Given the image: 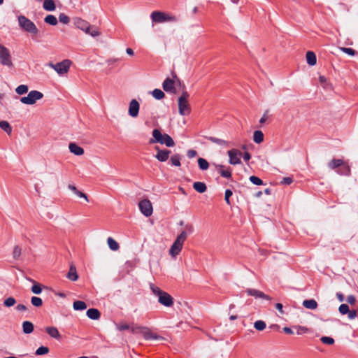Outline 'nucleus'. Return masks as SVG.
<instances>
[{
  "label": "nucleus",
  "instance_id": "50",
  "mask_svg": "<svg viewBox=\"0 0 358 358\" xmlns=\"http://www.w3.org/2000/svg\"><path fill=\"white\" fill-rule=\"evenodd\" d=\"M338 310L342 315H345L349 312V307L348 305L343 303L339 306Z\"/></svg>",
  "mask_w": 358,
  "mask_h": 358
},
{
  "label": "nucleus",
  "instance_id": "64",
  "mask_svg": "<svg viewBox=\"0 0 358 358\" xmlns=\"http://www.w3.org/2000/svg\"><path fill=\"white\" fill-rule=\"evenodd\" d=\"M267 120V115L266 113H264L263 115V116L261 117L260 120H259V123L260 124H264Z\"/></svg>",
  "mask_w": 358,
  "mask_h": 358
},
{
  "label": "nucleus",
  "instance_id": "27",
  "mask_svg": "<svg viewBox=\"0 0 358 358\" xmlns=\"http://www.w3.org/2000/svg\"><path fill=\"white\" fill-rule=\"evenodd\" d=\"M134 324V322H120L116 325V327L119 331L130 330L131 331Z\"/></svg>",
  "mask_w": 358,
  "mask_h": 358
},
{
  "label": "nucleus",
  "instance_id": "49",
  "mask_svg": "<svg viewBox=\"0 0 358 358\" xmlns=\"http://www.w3.org/2000/svg\"><path fill=\"white\" fill-rule=\"evenodd\" d=\"M321 341L327 345H332L334 343V340L331 337L323 336L321 338Z\"/></svg>",
  "mask_w": 358,
  "mask_h": 358
},
{
  "label": "nucleus",
  "instance_id": "51",
  "mask_svg": "<svg viewBox=\"0 0 358 358\" xmlns=\"http://www.w3.org/2000/svg\"><path fill=\"white\" fill-rule=\"evenodd\" d=\"M232 195V192L230 189L225 191L224 200L228 205H230L229 198Z\"/></svg>",
  "mask_w": 358,
  "mask_h": 358
},
{
  "label": "nucleus",
  "instance_id": "4",
  "mask_svg": "<svg viewBox=\"0 0 358 358\" xmlns=\"http://www.w3.org/2000/svg\"><path fill=\"white\" fill-rule=\"evenodd\" d=\"M19 27L24 31L36 35L38 29L36 24L26 16L20 15L17 17Z\"/></svg>",
  "mask_w": 358,
  "mask_h": 358
},
{
  "label": "nucleus",
  "instance_id": "11",
  "mask_svg": "<svg viewBox=\"0 0 358 358\" xmlns=\"http://www.w3.org/2000/svg\"><path fill=\"white\" fill-rule=\"evenodd\" d=\"M139 208L141 213L146 217L152 214V205L148 199H143L139 203Z\"/></svg>",
  "mask_w": 358,
  "mask_h": 358
},
{
  "label": "nucleus",
  "instance_id": "16",
  "mask_svg": "<svg viewBox=\"0 0 358 358\" xmlns=\"http://www.w3.org/2000/svg\"><path fill=\"white\" fill-rule=\"evenodd\" d=\"M156 150H157V153L155 155V157L158 161L164 162H166L171 154V151L166 149L160 150L158 147H156Z\"/></svg>",
  "mask_w": 358,
  "mask_h": 358
},
{
  "label": "nucleus",
  "instance_id": "44",
  "mask_svg": "<svg viewBox=\"0 0 358 358\" xmlns=\"http://www.w3.org/2000/svg\"><path fill=\"white\" fill-rule=\"evenodd\" d=\"M49 352V348L45 346H41L38 348L36 351V355H43Z\"/></svg>",
  "mask_w": 358,
  "mask_h": 358
},
{
  "label": "nucleus",
  "instance_id": "54",
  "mask_svg": "<svg viewBox=\"0 0 358 358\" xmlns=\"http://www.w3.org/2000/svg\"><path fill=\"white\" fill-rule=\"evenodd\" d=\"M187 155L189 158H193L196 155V152L194 150H189L187 151Z\"/></svg>",
  "mask_w": 358,
  "mask_h": 358
},
{
  "label": "nucleus",
  "instance_id": "61",
  "mask_svg": "<svg viewBox=\"0 0 358 358\" xmlns=\"http://www.w3.org/2000/svg\"><path fill=\"white\" fill-rule=\"evenodd\" d=\"M283 331L285 334H294L293 331L289 327H284Z\"/></svg>",
  "mask_w": 358,
  "mask_h": 358
},
{
  "label": "nucleus",
  "instance_id": "9",
  "mask_svg": "<svg viewBox=\"0 0 358 358\" xmlns=\"http://www.w3.org/2000/svg\"><path fill=\"white\" fill-rule=\"evenodd\" d=\"M189 95L187 92H183L178 99V108L179 113L181 115H185L189 114V109L187 103V98Z\"/></svg>",
  "mask_w": 358,
  "mask_h": 358
},
{
  "label": "nucleus",
  "instance_id": "55",
  "mask_svg": "<svg viewBox=\"0 0 358 358\" xmlns=\"http://www.w3.org/2000/svg\"><path fill=\"white\" fill-rule=\"evenodd\" d=\"M120 61V59L118 58H110L108 59L107 61H106V63L108 64V65H112L113 64H115V62H117Z\"/></svg>",
  "mask_w": 358,
  "mask_h": 358
},
{
  "label": "nucleus",
  "instance_id": "36",
  "mask_svg": "<svg viewBox=\"0 0 358 358\" xmlns=\"http://www.w3.org/2000/svg\"><path fill=\"white\" fill-rule=\"evenodd\" d=\"M44 21L45 23L49 24L52 26L56 25L58 22L57 17L53 15H48L45 17Z\"/></svg>",
  "mask_w": 358,
  "mask_h": 358
},
{
  "label": "nucleus",
  "instance_id": "48",
  "mask_svg": "<svg viewBox=\"0 0 358 358\" xmlns=\"http://www.w3.org/2000/svg\"><path fill=\"white\" fill-rule=\"evenodd\" d=\"M59 20L61 23L68 24L70 21L69 17L64 13H61L59 15Z\"/></svg>",
  "mask_w": 358,
  "mask_h": 358
},
{
  "label": "nucleus",
  "instance_id": "21",
  "mask_svg": "<svg viewBox=\"0 0 358 358\" xmlns=\"http://www.w3.org/2000/svg\"><path fill=\"white\" fill-rule=\"evenodd\" d=\"M343 162L344 160L342 159H333L328 163V166L331 169H338V170L342 164H343Z\"/></svg>",
  "mask_w": 358,
  "mask_h": 358
},
{
  "label": "nucleus",
  "instance_id": "1",
  "mask_svg": "<svg viewBox=\"0 0 358 358\" xmlns=\"http://www.w3.org/2000/svg\"><path fill=\"white\" fill-rule=\"evenodd\" d=\"M150 289L152 293L158 296V301L166 307H171L173 305V298L167 292L162 290L154 284H150Z\"/></svg>",
  "mask_w": 358,
  "mask_h": 358
},
{
  "label": "nucleus",
  "instance_id": "60",
  "mask_svg": "<svg viewBox=\"0 0 358 358\" xmlns=\"http://www.w3.org/2000/svg\"><path fill=\"white\" fill-rule=\"evenodd\" d=\"M243 159L245 161V162H248L250 159L251 158V155L249 152H246L244 153L243 155Z\"/></svg>",
  "mask_w": 358,
  "mask_h": 358
},
{
  "label": "nucleus",
  "instance_id": "38",
  "mask_svg": "<svg viewBox=\"0 0 358 358\" xmlns=\"http://www.w3.org/2000/svg\"><path fill=\"white\" fill-rule=\"evenodd\" d=\"M294 328L296 330V334L298 335H302L309 332V329L306 327L294 326Z\"/></svg>",
  "mask_w": 358,
  "mask_h": 358
},
{
  "label": "nucleus",
  "instance_id": "35",
  "mask_svg": "<svg viewBox=\"0 0 358 358\" xmlns=\"http://www.w3.org/2000/svg\"><path fill=\"white\" fill-rule=\"evenodd\" d=\"M73 308L76 310H83L87 308V305L84 301H76L73 304Z\"/></svg>",
  "mask_w": 358,
  "mask_h": 358
},
{
  "label": "nucleus",
  "instance_id": "10",
  "mask_svg": "<svg viewBox=\"0 0 358 358\" xmlns=\"http://www.w3.org/2000/svg\"><path fill=\"white\" fill-rule=\"evenodd\" d=\"M213 168V171L216 173V175H214V177L218 178L219 176H222L223 178H230L231 176V171L229 167H226L222 165H215L212 166Z\"/></svg>",
  "mask_w": 358,
  "mask_h": 358
},
{
  "label": "nucleus",
  "instance_id": "33",
  "mask_svg": "<svg viewBox=\"0 0 358 358\" xmlns=\"http://www.w3.org/2000/svg\"><path fill=\"white\" fill-rule=\"evenodd\" d=\"M107 243L108 244L109 248L112 250H117L120 248L118 243L111 237H109L108 238Z\"/></svg>",
  "mask_w": 358,
  "mask_h": 358
},
{
  "label": "nucleus",
  "instance_id": "12",
  "mask_svg": "<svg viewBox=\"0 0 358 358\" xmlns=\"http://www.w3.org/2000/svg\"><path fill=\"white\" fill-rule=\"evenodd\" d=\"M229 157V163L233 165L238 164L241 163V157L242 152L236 149H231L228 151Z\"/></svg>",
  "mask_w": 358,
  "mask_h": 358
},
{
  "label": "nucleus",
  "instance_id": "3",
  "mask_svg": "<svg viewBox=\"0 0 358 358\" xmlns=\"http://www.w3.org/2000/svg\"><path fill=\"white\" fill-rule=\"evenodd\" d=\"M152 136L153 138L150 140V143H159L162 145L164 144L169 148L173 147L175 145L174 141L169 134H162L157 129H155L152 131Z\"/></svg>",
  "mask_w": 358,
  "mask_h": 358
},
{
  "label": "nucleus",
  "instance_id": "59",
  "mask_svg": "<svg viewBox=\"0 0 358 358\" xmlns=\"http://www.w3.org/2000/svg\"><path fill=\"white\" fill-rule=\"evenodd\" d=\"M16 309L17 310L24 311V310H27V307L24 305H23V304H18L16 306Z\"/></svg>",
  "mask_w": 358,
  "mask_h": 358
},
{
  "label": "nucleus",
  "instance_id": "7",
  "mask_svg": "<svg viewBox=\"0 0 358 358\" xmlns=\"http://www.w3.org/2000/svg\"><path fill=\"white\" fill-rule=\"evenodd\" d=\"M0 64L8 67L13 66L9 50L1 44H0Z\"/></svg>",
  "mask_w": 358,
  "mask_h": 358
},
{
  "label": "nucleus",
  "instance_id": "6",
  "mask_svg": "<svg viewBox=\"0 0 358 358\" xmlns=\"http://www.w3.org/2000/svg\"><path fill=\"white\" fill-rule=\"evenodd\" d=\"M43 94L37 90H31L27 96L20 98V101L24 104L33 105L36 101L41 99Z\"/></svg>",
  "mask_w": 358,
  "mask_h": 358
},
{
  "label": "nucleus",
  "instance_id": "14",
  "mask_svg": "<svg viewBox=\"0 0 358 358\" xmlns=\"http://www.w3.org/2000/svg\"><path fill=\"white\" fill-rule=\"evenodd\" d=\"M163 90L169 93L176 94L175 82L170 78H166L162 83Z\"/></svg>",
  "mask_w": 358,
  "mask_h": 358
},
{
  "label": "nucleus",
  "instance_id": "28",
  "mask_svg": "<svg viewBox=\"0 0 358 358\" xmlns=\"http://www.w3.org/2000/svg\"><path fill=\"white\" fill-rule=\"evenodd\" d=\"M43 6L47 11H53L56 8L55 3L53 0H45Z\"/></svg>",
  "mask_w": 358,
  "mask_h": 358
},
{
  "label": "nucleus",
  "instance_id": "34",
  "mask_svg": "<svg viewBox=\"0 0 358 358\" xmlns=\"http://www.w3.org/2000/svg\"><path fill=\"white\" fill-rule=\"evenodd\" d=\"M152 95L157 100H161L165 96L164 92L160 89H155L152 92Z\"/></svg>",
  "mask_w": 358,
  "mask_h": 358
},
{
  "label": "nucleus",
  "instance_id": "31",
  "mask_svg": "<svg viewBox=\"0 0 358 358\" xmlns=\"http://www.w3.org/2000/svg\"><path fill=\"white\" fill-rule=\"evenodd\" d=\"M253 141L256 143H261L264 141V134L262 131L257 130L253 134Z\"/></svg>",
  "mask_w": 358,
  "mask_h": 358
},
{
  "label": "nucleus",
  "instance_id": "46",
  "mask_svg": "<svg viewBox=\"0 0 358 358\" xmlns=\"http://www.w3.org/2000/svg\"><path fill=\"white\" fill-rule=\"evenodd\" d=\"M340 50L343 52H344L345 54H348V55H349L350 56H355V54H356V51L354 49L350 48H343V47H342V48H340Z\"/></svg>",
  "mask_w": 358,
  "mask_h": 358
},
{
  "label": "nucleus",
  "instance_id": "41",
  "mask_svg": "<svg viewBox=\"0 0 358 358\" xmlns=\"http://www.w3.org/2000/svg\"><path fill=\"white\" fill-rule=\"evenodd\" d=\"M266 326V323L262 320H257L254 323V327L258 331H263Z\"/></svg>",
  "mask_w": 358,
  "mask_h": 358
},
{
  "label": "nucleus",
  "instance_id": "42",
  "mask_svg": "<svg viewBox=\"0 0 358 358\" xmlns=\"http://www.w3.org/2000/svg\"><path fill=\"white\" fill-rule=\"evenodd\" d=\"M31 303L36 307H41L43 305V301L41 298L33 296L31 299Z\"/></svg>",
  "mask_w": 358,
  "mask_h": 358
},
{
  "label": "nucleus",
  "instance_id": "40",
  "mask_svg": "<svg viewBox=\"0 0 358 358\" xmlns=\"http://www.w3.org/2000/svg\"><path fill=\"white\" fill-rule=\"evenodd\" d=\"M69 187L70 189L73 190L78 196L84 198L85 201L88 202V198L85 193L78 191L75 186L69 185Z\"/></svg>",
  "mask_w": 358,
  "mask_h": 358
},
{
  "label": "nucleus",
  "instance_id": "22",
  "mask_svg": "<svg viewBox=\"0 0 358 358\" xmlns=\"http://www.w3.org/2000/svg\"><path fill=\"white\" fill-rule=\"evenodd\" d=\"M85 27L86 28H84L83 31H85L87 34H89L92 37H96L100 35L99 30L92 27L90 23Z\"/></svg>",
  "mask_w": 358,
  "mask_h": 358
},
{
  "label": "nucleus",
  "instance_id": "20",
  "mask_svg": "<svg viewBox=\"0 0 358 358\" xmlns=\"http://www.w3.org/2000/svg\"><path fill=\"white\" fill-rule=\"evenodd\" d=\"M66 277L72 281H76L78 280V275L77 273L75 265L71 264L70 266L69 271L67 273Z\"/></svg>",
  "mask_w": 358,
  "mask_h": 358
},
{
  "label": "nucleus",
  "instance_id": "39",
  "mask_svg": "<svg viewBox=\"0 0 358 358\" xmlns=\"http://www.w3.org/2000/svg\"><path fill=\"white\" fill-rule=\"evenodd\" d=\"M28 86L26 85H20L15 89V92L19 95H22L28 92Z\"/></svg>",
  "mask_w": 358,
  "mask_h": 358
},
{
  "label": "nucleus",
  "instance_id": "13",
  "mask_svg": "<svg viewBox=\"0 0 358 358\" xmlns=\"http://www.w3.org/2000/svg\"><path fill=\"white\" fill-rule=\"evenodd\" d=\"M139 109V103L136 99H132L129 105L128 114L131 117H136L138 115Z\"/></svg>",
  "mask_w": 358,
  "mask_h": 358
},
{
  "label": "nucleus",
  "instance_id": "62",
  "mask_svg": "<svg viewBox=\"0 0 358 358\" xmlns=\"http://www.w3.org/2000/svg\"><path fill=\"white\" fill-rule=\"evenodd\" d=\"M208 167V162L206 159H203V170H206Z\"/></svg>",
  "mask_w": 358,
  "mask_h": 358
},
{
  "label": "nucleus",
  "instance_id": "53",
  "mask_svg": "<svg viewBox=\"0 0 358 358\" xmlns=\"http://www.w3.org/2000/svg\"><path fill=\"white\" fill-rule=\"evenodd\" d=\"M194 189L199 192H201V182H196L194 183Z\"/></svg>",
  "mask_w": 358,
  "mask_h": 358
},
{
  "label": "nucleus",
  "instance_id": "52",
  "mask_svg": "<svg viewBox=\"0 0 358 358\" xmlns=\"http://www.w3.org/2000/svg\"><path fill=\"white\" fill-rule=\"evenodd\" d=\"M210 139L212 141L215 142L217 144L221 145H225L227 144V142L222 139L214 138H211Z\"/></svg>",
  "mask_w": 358,
  "mask_h": 358
},
{
  "label": "nucleus",
  "instance_id": "25",
  "mask_svg": "<svg viewBox=\"0 0 358 358\" xmlns=\"http://www.w3.org/2000/svg\"><path fill=\"white\" fill-rule=\"evenodd\" d=\"M342 176H348L350 173V169L348 164L344 161L343 164L337 171Z\"/></svg>",
  "mask_w": 358,
  "mask_h": 358
},
{
  "label": "nucleus",
  "instance_id": "23",
  "mask_svg": "<svg viewBox=\"0 0 358 358\" xmlns=\"http://www.w3.org/2000/svg\"><path fill=\"white\" fill-rule=\"evenodd\" d=\"M87 315L92 320H99L100 318L101 313L98 309L90 308L87 310Z\"/></svg>",
  "mask_w": 358,
  "mask_h": 358
},
{
  "label": "nucleus",
  "instance_id": "18",
  "mask_svg": "<svg viewBox=\"0 0 358 358\" xmlns=\"http://www.w3.org/2000/svg\"><path fill=\"white\" fill-rule=\"evenodd\" d=\"M69 150L76 156H80L84 153V150L75 143H70L69 145Z\"/></svg>",
  "mask_w": 358,
  "mask_h": 358
},
{
  "label": "nucleus",
  "instance_id": "37",
  "mask_svg": "<svg viewBox=\"0 0 358 358\" xmlns=\"http://www.w3.org/2000/svg\"><path fill=\"white\" fill-rule=\"evenodd\" d=\"M170 162H171V164L172 166H180V156L178 154L173 155V156H171Z\"/></svg>",
  "mask_w": 358,
  "mask_h": 358
},
{
  "label": "nucleus",
  "instance_id": "5",
  "mask_svg": "<svg viewBox=\"0 0 358 358\" xmlns=\"http://www.w3.org/2000/svg\"><path fill=\"white\" fill-rule=\"evenodd\" d=\"M187 234L183 231L178 235L169 250L171 257H176L181 251L184 242L186 241Z\"/></svg>",
  "mask_w": 358,
  "mask_h": 358
},
{
  "label": "nucleus",
  "instance_id": "8",
  "mask_svg": "<svg viewBox=\"0 0 358 358\" xmlns=\"http://www.w3.org/2000/svg\"><path fill=\"white\" fill-rule=\"evenodd\" d=\"M71 62L69 59H64L55 64H50V66L59 75L67 73L70 69Z\"/></svg>",
  "mask_w": 358,
  "mask_h": 358
},
{
  "label": "nucleus",
  "instance_id": "58",
  "mask_svg": "<svg viewBox=\"0 0 358 358\" xmlns=\"http://www.w3.org/2000/svg\"><path fill=\"white\" fill-rule=\"evenodd\" d=\"M275 308L280 313H283L284 311H283V309H282V305L280 303H277L275 304Z\"/></svg>",
  "mask_w": 358,
  "mask_h": 358
},
{
  "label": "nucleus",
  "instance_id": "17",
  "mask_svg": "<svg viewBox=\"0 0 358 358\" xmlns=\"http://www.w3.org/2000/svg\"><path fill=\"white\" fill-rule=\"evenodd\" d=\"M246 293L248 295L254 296L256 299L260 298V299H266V300H271V298L268 295H266L264 292H262L258 289H248L246 290Z\"/></svg>",
  "mask_w": 358,
  "mask_h": 358
},
{
  "label": "nucleus",
  "instance_id": "30",
  "mask_svg": "<svg viewBox=\"0 0 358 358\" xmlns=\"http://www.w3.org/2000/svg\"><path fill=\"white\" fill-rule=\"evenodd\" d=\"M303 305L305 308L315 310L317 307V303L315 300L314 299H310V300H305L303 302Z\"/></svg>",
  "mask_w": 358,
  "mask_h": 358
},
{
  "label": "nucleus",
  "instance_id": "24",
  "mask_svg": "<svg viewBox=\"0 0 358 358\" xmlns=\"http://www.w3.org/2000/svg\"><path fill=\"white\" fill-rule=\"evenodd\" d=\"M306 61L310 66H314L317 63V58L315 54L312 51H308L306 52Z\"/></svg>",
  "mask_w": 358,
  "mask_h": 358
},
{
  "label": "nucleus",
  "instance_id": "19",
  "mask_svg": "<svg viewBox=\"0 0 358 358\" xmlns=\"http://www.w3.org/2000/svg\"><path fill=\"white\" fill-rule=\"evenodd\" d=\"M45 331L53 338L59 340L62 338L58 329L55 327H47L45 328Z\"/></svg>",
  "mask_w": 358,
  "mask_h": 358
},
{
  "label": "nucleus",
  "instance_id": "47",
  "mask_svg": "<svg viewBox=\"0 0 358 358\" xmlns=\"http://www.w3.org/2000/svg\"><path fill=\"white\" fill-rule=\"evenodd\" d=\"M21 253H22L21 248L18 245L15 246L13 248V258L18 259L20 257Z\"/></svg>",
  "mask_w": 358,
  "mask_h": 358
},
{
  "label": "nucleus",
  "instance_id": "45",
  "mask_svg": "<svg viewBox=\"0 0 358 358\" xmlns=\"http://www.w3.org/2000/svg\"><path fill=\"white\" fill-rule=\"evenodd\" d=\"M16 303L15 299L13 297H8L3 301V304L6 307H11L14 306Z\"/></svg>",
  "mask_w": 358,
  "mask_h": 358
},
{
  "label": "nucleus",
  "instance_id": "63",
  "mask_svg": "<svg viewBox=\"0 0 358 358\" xmlns=\"http://www.w3.org/2000/svg\"><path fill=\"white\" fill-rule=\"evenodd\" d=\"M241 178H248V179H259L258 177H257L255 176H249V175L244 176V175H241Z\"/></svg>",
  "mask_w": 358,
  "mask_h": 358
},
{
  "label": "nucleus",
  "instance_id": "32",
  "mask_svg": "<svg viewBox=\"0 0 358 358\" xmlns=\"http://www.w3.org/2000/svg\"><path fill=\"white\" fill-rule=\"evenodd\" d=\"M0 128L8 134H10L12 132V127L7 121H0Z\"/></svg>",
  "mask_w": 358,
  "mask_h": 358
},
{
  "label": "nucleus",
  "instance_id": "57",
  "mask_svg": "<svg viewBox=\"0 0 358 358\" xmlns=\"http://www.w3.org/2000/svg\"><path fill=\"white\" fill-rule=\"evenodd\" d=\"M348 313V317L351 320L354 319L357 316V313L355 310H351Z\"/></svg>",
  "mask_w": 358,
  "mask_h": 358
},
{
  "label": "nucleus",
  "instance_id": "2",
  "mask_svg": "<svg viewBox=\"0 0 358 358\" xmlns=\"http://www.w3.org/2000/svg\"><path fill=\"white\" fill-rule=\"evenodd\" d=\"M131 333L134 334H141L143 336V338L146 340L155 339L160 341H165V338L164 337L153 333L150 328L147 327L140 326L135 323L132 327Z\"/></svg>",
  "mask_w": 358,
  "mask_h": 358
},
{
  "label": "nucleus",
  "instance_id": "56",
  "mask_svg": "<svg viewBox=\"0 0 358 358\" xmlns=\"http://www.w3.org/2000/svg\"><path fill=\"white\" fill-rule=\"evenodd\" d=\"M347 301L350 304H354L356 301L355 298L352 295H350L347 298Z\"/></svg>",
  "mask_w": 358,
  "mask_h": 358
},
{
  "label": "nucleus",
  "instance_id": "43",
  "mask_svg": "<svg viewBox=\"0 0 358 358\" xmlns=\"http://www.w3.org/2000/svg\"><path fill=\"white\" fill-rule=\"evenodd\" d=\"M31 292L34 294H38L42 292L41 285L38 282H34L31 287Z\"/></svg>",
  "mask_w": 358,
  "mask_h": 358
},
{
  "label": "nucleus",
  "instance_id": "26",
  "mask_svg": "<svg viewBox=\"0 0 358 358\" xmlns=\"http://www.w3.org/2000/svg\"><path fill=\"white\" fill-rule=\"evenodd\" d=\"M34 324L29 321H25L22 323L23 332L26 334H29L34 331Z\"/></svg>",
  "mask_w": 358,
  "mask_h": 358
},
{
  "label": "nucleus",
  "instance_id": "15",
  "mask_svg": "<svg viewBox=\"0 0 358 358\" xmlns=\"http://www.w3.org/2000/svg\"><path fill=\"white\" fill-rule=\"evenodd\" d=\"M151 19L153 22L162 23L167 22L166 14L160 11H154L151 14Z\"/></svg>",
  "mask_w": 358,
  "mask_h": 358
},
{
  "label": "nucleus",
  "instance_id": "29",
  "mask_svg": "<svg viewBox=\"0 0 358 358\" xmlns=\"http://www.w3.org/2000/svg\"><path fill=\"white\" fill-rule=\"evenodd\" d=\"M89 24L88 22H87L85 20H83L81 18L77 17L74 20V24L78 28L83 30L84 28H86L85 27Z\"/></svg>",
  "mask_w": 358,
  "mask_h": 358
}]
</instances>
